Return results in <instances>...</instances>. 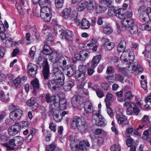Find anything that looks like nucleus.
Listing matches in <instances>:
<instances>
[{
    "mask_svg": "<svg viewBox=\"0 0 151 151\" xmlns=\"http://www.w3.org/2000/svg\"><path fill=\"white\" fill-rule=\"evenodd\" d=\"M37 63L38 65L42 64L43 67L42 76L44 79L45 80H48L50 76V68L47 59H45L41 56H40L38 58Z\"/></svg>",
    "mask_w": 151,
    "mask_h": 151,
    "instance_id": "f257e3e1",
    "label": "nucleus"
},
{
    "mask_svg": "<svg viewBox=\"0 0 151 151\" xmlns=\"http://www.w3.org/2000/svg\"><path fill=\"white\" fill-rule=\"evenodd\" d=\"M9 109L12 111L10 114V118L14 120H19L20 119L23 113L21 110L13 104L9 106Z\"/></svg>",
    "mask_w": 151,
    "mask_h": 151,
    "instance_id": "f03ea898",
    "label": "nucleus"
},
{
    "mask_svg": "<svg viewBox=\"0 0 151 151\" xmlns=\"http://www.w3.org/2000/svg\"><path fill=\"white\" fill-rule=\"evenodd\" d=\"M58 107L52 108L51 106L49 108V115L50 116H52L54 120L57 122H60L62 119L60 114V110L58 109Z\"/></svg>",
    "mask_w": 151,
    "mask_h": 151,
    "instance_id": "7ed1b4c3",
    "label": "nucleus"
},
{
    "mask_svg": "<svg viewBox=\"0 0 151 151\" xmlns=\"http://www.w3.org/2000/svg\"><path fill=\"white\" fill-rule=\"evenodd\" d=\"M51 10L49 7L41 9L40 17L45 22H49L51 18Z\"/></svg>",
    "mask_w": 151,
    "mask_h": 151,
    "instance_id": "20e7f679",
    "label": "nucleus"
},
{
    "mask_svg": "<svg viewBox=\"0 0 151 151\" xmlns=\"http://www.w3.org/2000/svg\"><path fill=\"white\" fill-rule=\"evenodd\" d=\"M59 97L58 96H51L49 94H47L46 96V99L47 103L51 104L49 108L52 106L53 108L58 107L59 106L58 100Z\"/></svg>",
    "mask_w": 151,
    "mask_h": 151,
    "instance_id": "39448f33",
    "label": "nucleus"
},
{
    "mask_svg": "<svg viewBox=\"0 0 151 151\" xmlns=\"http://www.w3.org/2000/svg\"><path fill=\"white\" fill-rule=\"evenodd\" d=\"M90 146V144L88 141H82L76 145L74 147L72 148V150L73 151H87V149L86 146L89 147Z\"/></svg>",
    "mask_w": 151,
    "mask_h": 151,
    "instance_id": "423d86ee",
    "label": "nucleus"
},
{
    "mask_svg": "<svg viewBox=\"0 0 151 151\" xmlns=\"http://www.w3.org/2000/svg\"><path fill=\"white\" fill-rule=\"evenodd\" d=\"M64 83L60 81L57 79H53L48 81L47 85L49 88L51 90L55 91L58 88L61 87Z\"/></svg>",
    "mask_w": 151,
    "mask_h": 151,
    "instance_id": "0eeeda50",
    "label": "nucleus"
},
{
    "mask_svg": "<svg viewBox=\"0 0 151 151\" xmlns=\"http://www.w3.org/2000/svg\"><path fill=\"white\" fill-rule=\"evenodd\" d=\"M123 53L120 57V59L122 61L127 62L128 60L130 63H131L134 59L133 52H130L128 53L124 50L122 51Z\"/></svg>",
    "mask_w": 151,
    "mask_h": 151,
    "instance_id": "6e6552de",
    "label": "nucleus"
},
{
    "mask_svg": "<svg viewBox=\"0 0 151 151\" xmlns=\"http://www.w3.org/2000/svg\"><path fill=\"white\" fill-rule=\"evenodd\" d=\"M52 76L55 77V79L64 83L65 78L64 73L58 67H54L52 69Z\"/></svg>",
    "mask_w": 151,
    "mask_h": 151,
    "instance_id": "1a4fd4ad",
    "label": "nucleus"
},
{
    "mask_svg": "<svg viewBox=\"0 0 151 151\" xmlns=\"http://www.w3.org/2000/svg\"><path fill=\"white\" fill-rule=\"evenodd\" d=\"M101 56L100 55H98L94 57L91 62V67L92 68H90L88 70L87 73L89 76L92 75L95 71L94 68L97 65L101 60Z\"/></svg>",
    "mask_w": 151,
    "mask_h": 151,
    "instance_id": "9d476101",
    "label": "nucleus"
},
{
    "mask_svg": "<svg viewBox=\"0 0 151 151\" xmlns=\"http://www.w3.org/2000/svg\"><path fill=\"white\" fill-rule=\"evenodd\" d=\"M21 126L19 123H16L15 124L9 127L8 129V133L9 135L14 136L17 134L20 131V129Z\"/></svg>",
    "mask_w": 151,
    "mask_h": 151,
    "instance_id": "9b49d317",
    "label": "nucleus"
},
{
    "mask_svg": "<svg viewBox=\"0 0 151 151\" xmlns=\"http://www.w3.org/2000/svg\"><path fill=\"white\" fill-rule=\"evenodd\" d=\"M84 101L83 98L79 96H73L72 98V104L75 107L82 104Z\"/></svg>",
    "mask_w": 151,
    "mask_h": 151,
    "instance_id": "f8f14e48",
    "label": "nucleus"
},
{
    "mask_svg": "<svg viewBox=\"0 0 151 151\" xmlns=\"http://www.w3.org/2000/svg\"><path fill=\"white\" fill-rule=\"evenodd\" d=\"M37 66L36 65L32 63H29L27 66V70L28 72L32 77H35L37 73Z\"/></svg>",
    "mask_w": 151,
    "mask_h": 151,
    "instance_id": "ddd939ff",
    "label": "nucleus"
},
{
    "mask_svg": "<svg viewBox=\"0 0 151 151\" xmlns=\"http://www.w3.org/2000/svg\"><path fill=\"white\" fill-rule=\"evenodd\" d=\"M63 72L66 73V75L69 77H72L74 72V69L71 66L68 65L64 66L63 68Z\"/></svg>",
    "mask_w": 151,
    "mask_h": 151,
    "instance_id": "4468645a",
    "label": "nucleus"
},
{
    "mask_svg": "<svg viewBox=\"0 0 151 151\" xmlns=\"http://www.w3.org/2000/svg\"><path fill=\"white\" fill-rule=\"evenodd\" d=\"M83 119H81L77 116H75L73 118L72 122H71V127L73 129L78 128L81 124L83 120Z\"/></svg>",
    "mask_w": 151,
    "mask_h": 151,
    "instance_id": "2eb2a0df",
    "label": "nucleus"
},
{
    "mask_svg": "<svg viewBox=\"0 0 151 151\" xmlns=\"http://www.w3.org/2000/svg\"><path fill=\"white\" fill-rule=\"evenodd\" d=\"M101 41L105 49L108 50H110L114 47L113 43L110 42L108 39L103 38L102 39Z\"/></svg>",
    "mask_w": 151,
    "mask_h": 151,
    "instance_id": "dca6fc26",
    "label": "nucleus"
},
{
    "mask_svg": "<svg viewBox=\"0 0 151 151\" xmlns=\"http://www.w3.org/2000/svg\"><path fill=\"white\" fill-rule=\"evenodd\" d=\"M130 65H131V66L129 67L128 70L130 73H132L136 70L140 73L142 72L143 71V68L140 65H137L136 67L135 64L131 63H130Z\"/></svg>",
    "mask_w": 151,
    "mask_h": 151,
    "instance_id": "f3484780",
    "label": "nucleus"
},
{
    "mask_svg": "<svg viewBox=\"0 0 151 151\" xmlns=\"http://www.w3.org/2000/svg\"><path fill=\"white\" fill-rule=\"evenodd\" d=\"M93 105L90 101L86 102L84 104V108L86 112L85 114H86L87 116H89V113L93 109Z\"/></svg>",
    "mask_w": 151,
    "mask_h": 151,
    "instance_id": "a211bd4d",
    "label": "nucleus"
},
{
    "mask_svg": "<svg viewBox=\"0 0 151 151\" xmlns=\"http://www.w3.org/2000/svg\"><path fill=\"white\" fill-rule=\"evenodd\" d=\"M37 100L34 97L31 98L27 101V104L28 106L32 107L33 110H35L38 107V104L36 102Z\"/></svg>",
    "mask_w": 151,
    "mask_h": 151,
    "instance_id": "6ab92c4d",
    "label": "nucleus"
},
{
    "mask_svg": "<svg viewBox=\"0 0 151 151\" xmlns=\"http://www.w3.org/2000/svg\"><path fill=\"white\" fill-rule=\"evenodd\" d=\"M4 25L1 21H0V39L3 40L6 38L5 35L1 30V28L6 27V28H8L9 27V25L6 21L4 22Z\"/></svg>",
    "mask_w": 151,
    "mask_h": 151,
    "instance_id": "aec40b11",
    "label": "nucleus"
},
{
    "mask_svg": "<svg viewBox=\"0 0 151 151\" xmlns=\"http://www.w3.org/2000/svg\"><path fill=\"white\" fill-rule=\"evenodd\" d=\"M125 11L124 8H121L116 10L115 15L119 18L123 20L126 17L124 15Z\"/></svg>",
    "mask_w": 151,
    "mask_h": 151,
    "instance_id": "412c9836",
    "label": "nucleus"
},
{
    "mask_svg": "<svg viewBox=\"0 0 151 151\" xmlns=\"http://www.w3.org/2000/svg\"><path fill=\"white\" fill-rule=\"evenodd\" d=\"M9 143L11 146H9L7 143H4L3 145V146L6 147L7 150H12L16 148V147H14L16 145L14 138V139H10Z\"/></svg>",
    "mask_w": 151,
    "mask_h": 151,
    "instance_id": "4be33fe9",
    "label": "nucleus"
},
{
    "mask_svg": "<svg viewBox=\"0 0 151 151\" xmlns=\"http://www.w3.org/2000/svg\"><path fill=\"white\" fill-rule=\"evenodd\" d=\"M87 1L86 0H82L78 4L77 6V11H81L83 10L87 6Z\"/></svg>",
    "mask_w": 151,
    "mask_h": 151,
    "instance_id": "5701e85b",
    "label": "nucleus"
},
{
    "mask_svg": "<svg viewBox=\"0 0 151 151\" xmlns=\"http://www.w3.org/2000/svg\"><path fill=\"white\" fill-rule=\"evenodd\" d=\"M58 62L62 63L63 66L66 65L67 63H69L70 58L65 56L62 55L59 57L58 60Z\"/></svg>",
    "mask_w": 151,
    "mask_h": 151,
    "instance_id": "b1692460",
    "label": "nucleus"
},
{
    "mask_svg": "<svg viewBox=\"0 0 151 151\" xmlns=\"http://www.w3.org/2000/svg\"><path fill=\"white\" fill-rule=\"evenodd\" d=\"M71 12L70 8H65L60 13V16L64 19H67L69 17Z\"/></svg>",
    "mask_w": 151,
    "mask_h": 151,
    "instance_id": "393cba45",
    "label": "nucleus"
},
{
    "mask_svg": "<svg viewBox=\"0 0 151 151\" xmlns=\"http://www.w3.org/2000/svg\"><path fill=\"white\" fill-rule=\"evenodd\" d=\"M58 100L59 106H59L60 109L62 110L66 108L67 101L66 99L64 98H63L60 99L59 98Z\"/></svg>",
    "mask_w": 151,
    "mask_h": 151,
    "instance_id": "a878e982",
    "label": "nucleus"
},
{
    "mask_svg": "<svg viewBox=\"0 0 151 151\" xmlns=\"http://www.w3.org/2000/svg\"><path fill=\"white\" fill-rule=\"evenodd\" d=\"M78 128V130L81 133L84 134L86 132L87 130V126L86 125V122L84 120H83L81 124Z\"/></svg>",
    "mask_w": 151,
    "mask_h": 151,
    "instance_id": "bb28decb",
    "label": "nucleus"
},
{
    "mask_svg": "<svg viewBox=\"0 0 151 151\" xmlns=\"http://www.w3.org/2000/svg\"><path fill=\"white\" fill-rule=\"evenodd\" d=\"M122 24L123 26L125 27H128L129 28H130V27H131L133 25L135 24H134L132 20L131 19L129 20L127 19H124L122 20Z\"/></svg>",
    "mask_w": 151,
    "mask_h": 151,
    "instance_id": "cd10ccee",
    "label": "nucleus"
},
{
    "mask_svg": "<svg viewBox=\"0 0 151 151\" xmlns=\"http://www.w3.org/2000/svg\"><path fill=\"white\" fill-rule=\"evenodd\" d=\"M88 80H86L85 82H82L81 84H79L77 85V88L79 90H80V91H82L84 94L86 95H88V92L87 89H85L83 88V86L86 83H87Z\"/></svg>",
    "mask_w": 151,
    "mask_h": 151,
    "instance_id": "c85d7f7f",
    "label": "nucleus"
},
{
    "mask_svg": "<svg viewBox=\"0 0 151 151\" xmlns=\"http://www.w3.org/2000/svg\"><path fill=\"white\" fill-rule=\"evenodd\" d=\"M50 0H39V4L41 9L48 7V6L50 4Z\"/></svg>",
    "mask_w": 151,
    "mask_h": 151,
    "instance_id": "c756f323",
    "label": "nucleus"
},
{
    "mask_svg": "<svg viewBox=\"0 0 151 151\" xmlns=\"http://www.w3.org/2000/svg\"><path fill=\"white\" fill-rule=\"evenodd\" d=\"M126 46V42L124 40L121 41L118 45L117 50L118 52H121L124 50Z\"/></svg>",
    "mask_w": 151,
    "mask_h": 151,
    "instance_id": "7c9ffc66",
    "label": "nucleus"
},
{
    "mask_svg": "<svg viewBox=\"0 0 151 151\" xmlns=\"http://www.w3.org/2000/svg\"><path fill=\"white\" fill-rule=\"evenodd\" d=\"M31 84L34 88L33 92H36V89H38L39 88V83L38 80L37 78H36L32 81L31 82Z\"/></svg>",
    "mask_w": 151,
    "mask_h": 151,
    "instance_id": "2f4dec72",
    "label": "nucleus"
},
{
    "mask_svg": "<svg viewBox=\"0 0 151 151\" xmlns=\"http://www.w3.org/2000/svg\"><path fill=\"white\" fill-rule=\"evenodd\" d=\"M90 24L86 19H83L81 22V26L83 29H87L89 28Z\"/></svg>",
    "mask_w": 151,
    "mask_h": 151,
    "instance_id": "473e14b6",
    "label": "nucleus"
},
{
    "mask_svg": "<svg viewBox=\"0 0 151 151\" xmlns=\"http://www.w3.org/2000/svg\"><path fill=\"white\" fill-rule=\"evenodd\" d=\"M44 54L46 55H49L52 52V51L50 48L49 45L45 44L43 50Z\"/></svg>",
    "mask_w": 151,
    "mask_h": 151,
    "instance_id": "72a5a7b5",
    "label": "nucleus"
},
{
    "mask_svg": "<svg viewBox=\"0 0 151 151\" xmlns=\"http://www.w3.org/2000/svg\"><path fill=\"white\" fill-rule=\"evenodd\" d=\"M15 140L16 145H17V148H20L24 141V139L22 137L17 136L14 137Z\"/></svg>",
    "mask_w": 151,
    "mask_h": 151,
    "instance_id": "f704fd0d",
    "label": "nucleus"
},
{
    "mask_svg": "<svg viewBox=\"0 0 151 151\" xmlns=\"http://www.w3.org/2000/svg\"><path fill=\"white\" fill-rule=\"evenodd\" d=\"M76 77L78 80L81 82V84L82 82H85L83 81L86 80L85 73H79L76 74Z\"/></svg>",
    "mask_w": 151,
    "mask_h": 151,
    "instance_id": "c9c22d12",
    "label": "nucleus"
},
{
    "mask_svg": "<svg viewBox=\"0 0 151 151\" xmlns=\"http://www.w3.org/2000/svg\"><path fill=\"white\" fill-rule=\"evenodd\" d=\"M129 29L130 33L132 35L136 34L138 32V28L136 24L130 27V28Z\"/></svg>",
    "mask_w": 151,
    "mask_h": 151,
    "instance_id": "e433bc0d",
    "label": "nucleus"
},
{
    "mask_svg": "<svg viewBox=\"0 0 151 151\" xmlns=\"http://www.w3.org/2000/svg\"><path fill=\"white\" fill-rule=\"evenodd\" d=\"M73 82L71 81H68L64 86V88L66 91H69L73 86Z\"/></svg>",
    "mask_w": 151,
    "mask_h": 151,
    "instance_id": "4c0bfd02",
    "label": "nucleus"
},
{
    "mask_svg": "<svg viewBox=\"0 0 151 151\" xmlns=\"http://www.w3.org/2000/svg\"><path fill=\"white\" fill-rule=\"evenodd\" d=\"M9 94L5 95L3 91H1L0 94V100L3 102H6L9 100Z\"/></svg>",
    "mask_w": 151,
    "mask_h": 151,
    "instance_id": "58836bf2",
    "label": "nucleus"
},
{
    "mask_svg": "<svg viewBox=\"0 0 151 151\" xmlns=\"http://www.w3.org/2000/svg\"><path fill=\"white\" fill-rule=\"evenodd\" d=\"M83 51H81L78 53L75 54V57L76 60L81 61L85 60V58H84L83 55H82Z\"/></svg>",
    "mask_w": 151,
    "mask_h": 151,
    "instance_id": "ea45409f",
    "label": "nucleus"
},
{
    "mask_svg": "<svg viewBox=\"0 0 151 151\" xmlns=\"http://www.w3.org/2000/svg\"><path fill=\"white\" fill-rule=\"evenodd\" d=\"M73 36V35L72 31L66 30V35H65V39H66L69 41H72Z\"/></svg>",
    "mask_w": 151,
    "mask_h": 151,
    "instance_id": "a19ab883",
    "label": "nucleus"
},
{
    "mask_svg": "<svg viewBox=\"0 0 151 151\" xmlns=\"http://www.w3.org/2000/svg\"><path fill=\"white\" fill-rule=\"evenodd\" d=\"M87 3L86 7L88 9L91 10L94 9V6H95L94 2L93 1H89L88 2L87 1Z\"/></svg>",
    "mask_w": 151,
    "mask_h": 151,
    "instance_id": "79ce46f5",
    "label": "nucleus"
},
{
    "mask_svg": "<svg viewBox=\"0 0 151 151\" xmlns=\"http://www.w3.org/2000/svg\"><path fill=\"white\" fill-rule=\"evenodd\" d=\"M125 98L124 99V101H126L127 99L130 100L134 96L130 91H128L124 95Z\"/></svg>",
    "mask_w": 151,
    "mask_h": 151,
    "instance_id": "37998d69",
    "label": "nucleus"
},
{
    "mask_svg": "<svg viewBox=\"0 0 151 151\" xmlns=\"http://www.w3.org/2000/svg\"><path fill=\"white\" fill-rule=\"evenodd\" d=\"M114 75L112 74L107 76L105 78L107 80L110 84H111L116 81L115 79L114 78Z\"/></svg>",
    "mask_w": 151,
    "mask_h": 151,
    "instance_id": "c03bdc74",
    "label": "nucleus"
},
{
    "mask_svg": "<svg viewBox=\"0 0 151 151\" xmlns=\"http://www.w3.org/2000/svg\"><path fill=\"white\" fill-rule=\"evenodd\" d=\"M50 55V59L51 62H58V60L59 58H57V53L55 52L53 53L52 52L51 54Z\"/></svg>",
    "mask_w": 151,
    "mask_h": 151,
    "instance_id": "a18cd8bd",
    "label": "nucleus"
},
{
    "mask_svg": "<svg viewBox=\"0 0 151 151\" xmlns=\"http://www.w3.org/2000/svg\"><path fill=\"white\" fill-rule=\"evenodd\" d=\"M103 31L106 34L109 35L112 32V29L110 26H107L104 27Z\"/></svg>",
    "mask_w": 151,
    "mask_h": 151,
    "instance_id": "49530a36",
    "label": "nucleus"
},
{
    "mask_svg": "<svg viewBox=\"0 0 151 151\" xmlns=\"http://www.w3.org/2000/svg\"><path fill=\"white\" fill-rule=\"evenodd\" d=\"M78 12L76 11H73L72 13H70V14L69 17L70 19L72 20H75L78 18Z\"/></svg>",
    "mask_w": 151,
    "mask_h": 151,
    "instance_id": "de8ad7c7",
    "label": "nucleus"
},
{
    "mask_svg": "<svg viewBox=\"0 0 151 151\" xmlns=\"http://www.w3.org/2000/svg\"><path fill=\"white\" fill-rule=\"evenodd\" d=\"M64 0H55V4L57 8H61L63 6Z\"/></svg>",
    "mask_w": 151,
    "mask_h": 151,
    "instance_id": "09e8293b",
    "label": "nucleus"
},
{
    "mask_svg": "<svg viewBox=\"0 0 151 151\" xmlns=\"http://www.w3.org/2000/svg\"><path fill=\"white\" fill-rule=\"evenodd\" d=\"M21 79L19 78H17L14 81V86L17 88H20L21 87Z\"/></svg>",
    "mask_w": 151,
    "mask_h": 151,
    "instance_id": "8fccbe9b",
    "label": "nucleus"
},
{
    "mask_svg": "<svg viewBox=\"0 0 151 151\" xmlns=\"http://www.w3.org/2000/svg\"><path fill=\"white\" fill-rule=\"evenodd\" d=\"M138 11L140 14V16L142 17V19L145 22L146 21V16L144 14H145V12L142 8H140L139 9Z\"/></svg>",
    "mask_w": 151,
    "mask_h": 151,
    "instance_id": "3c124183",
    "label": "nucleus"
},
{
    "mask_svg": "<svg viewBox=\"0 0 151 151\" xmlns=\"http://www.w3.org/2000/svg\"><path fill=\"white\" fill-rule=\"evenodd\" d=\"M111 151H121V147L118 143H116L112 145L111 147Z\"/></svg>",
    "mask_w": 151,
    "mask_h": 151,
    "instance_id": "603ef678",
    "label": "nucleus"
},
{
    "mask_svg": "<svg viewBox=\"0 0 151 151\" xmlns=\"http://www.w3.org/2000/svg\"><path fill=\"white\" fill-rule=\"evenodd\" d=\"M115 7L114 6H111L108 9V14L109 16H112L115 15Z\"/></svg>",
    "mask_w": 151,
    "mask_h": 151,
    "instance_id": "864d4df0",
    "label": "nucleus"
},
{
    "mask_svg": "<svg viewBox=\"0 0 151 151\" xmlns=\"http://www.w3.org/2000/svg\"><path fill=\"white\" fill-rule=\"evenodd\" d=\"M116 69L118 70L119 72H122V73L124 75H127L128 73V72H127L126 68H121L120 66L119 65H118L116 67Z\"/></svg>",
    "mask_w": 151,
    "mask_h": 151,
    "instance_id": "5fc2aeb1",
    "label": "nucleus"
},
{
    "mask_svg": "<svg viewBox=\"0 0 151 151\" xmlns=\"http://www.w3.org/2000/svg\"><path fill=\"white\" fill-rule=\"evenodd\" d=\"M40 12H41V10L38 9L37 7H34L33 9V12L34 15L37 17H39L40 16Z\"/></svg>",
    "mask_w": 151,
    "mask_h": 151,
    "instance_id": "6e6d98bb",
    "label": "nucleus"
},
{
    "mask_svg": "<svg viewBox=\"0 0 151 151\" xmlns=\"http://www.w3.org/2000/svg\"><path fill=\"white\" fill-rule=\"evenodd\" d=\"M127 141L126 142L127 145L128 147H129L133 144V139L130 136H127Z\"/></svg>",
    "mask_w": 151,
    "mask_h": 151,
    "instance_id": "4d7b16f0",
    "label": "nucleus"
},
{
    "mask_svg": "<svg viewBox=\"0 0 151 151\" xmlns=\"http://www.w3.org/2000/svg\"><path fill=\"white\" fill-rule=\"evenodd\" d=\"M58 33L60 35V37L62 39H65V35H66V30L65 31L63 29L59 30Z\"/></svg>",
    "mask_w": 151,
    "mask_h": 151,
    "instance_id": "13d9d810",
    "label": "nucleus"
},
{
    "mask_svg": "<svg viewBox=\"0 0 151 151\" xmlns=\"http://www.w3.org/2000/svg\"><path fill=\"white\" fill-rule=\"evenodd\" d=\"M105 8L100 6H97L96 8L95 11L97 13H100L104 11Z\"/></svg>",
    "mask_w": 151,
    "mask_h": 151,
    "instance_id": "bf43d9fd",
    "label": "nucleus"
},
{
    "mask_svg": "<svg viewBox=\"0 0 151 151\" xmlns=\"http://www.w3.org/2000/svg\"><path fill=\"white\" fill-rule=\"evenodd\" d=\"M95 123L96 124L99 126L103 127L105 125V124L104 122V119H99L98 120H96L95 121Z\"/></svg>",
    "mask_w": 151,
    "mask_h": 151,
    "instance_id": "052dcab7",
    "label": "nucleus"
},
{
    "mask_svg": "<svg viewBox=\"0 0 151 151\" xmlns=\"http://www.w3.org/2000/svg\"><path fill=\"white\" fill-rule=\"evenodd\" d=\"M78 69L80 73H85L86 70V66L83 65H80L78 67Z\"/></svg>",
    "mask_w": 151,
    "mask_h": 151,
    "instance_id": "680f3d73",
    "label": "nucleus"
},
{
    "mask_svg": "<svg viewBox=\"0 0 151 151\" xmlns=\"http://www.w3.org/2000/svg\"><path fill=\"white\" fill-rule=\"evenodd\" d=\"M127 118L125 116H123V117H119L117 118V121L118 123L121 124L123 122L127 121Z\"/></svg>",
    "mask_w": 151,
    "mask_h": 151,
    "instance_id": "e2e57ef3",
    "label": "nucleus"
},
{
    "mask_svg": "<svg viewBox=\"0 0 151 151\" xmlns=\"http://www.w3.org/2000/svg\"><path fill=\"white\" fill-rule=\"evenodd\" d=\"M55 147L54 144H52L46 147V151H55Z\"/></svg>",
    "mask_w": 151,
    "mask_h": 151,
    "instance_id": "0e129e2a",
    "label": "nucleus"
},
{
    "mask_svg": "<svg viewBox=\"0 0 151 151\" xmlns=\"http://www.w3.org/2000/svg\"><path fill=\"white\" fill-rule=\"evenodd\" d=\"M114 69L113 67L109 66L107 68L106 73L107 74H110L114 73Z\"/></svg>",
    "mask_w": 151,
    "mask_h": 151,
    "instance_id": "69168bd1",
    "label": "nucleus"
},
{
    "mask_svg": "<svg viewBox=\"0 0 151 151\" xmlns=\"http://www.w3.org/2000/svg\"><path fill=\"white\" fill-rule=\"evenodd\" d=\"M9 139V137L7 135L5 134H1V135L0 137V139L1 141L3 142H6Z\"/></svg>",
    "mask_w": 151,
    "mask_h": 151,
    "instance_id": "338daca9",
    "label": "nucleus"
},
{
    "mask_svg": "<svg viewBox=\"0 0 151 151\" xmlns=\"http://www.w3.org/2000/svg\"><path fill=\"white\" fill-rule=\"evenodd\" d=\"M96 92L97 96L100 98L104 96L103 92L99 89H96Z\"/></svg>",
    "mask_w": 151,
    "mask_h": 151,
    "instance_id": "774afa93",
    "label": "nucleus"
}]
</instances>
